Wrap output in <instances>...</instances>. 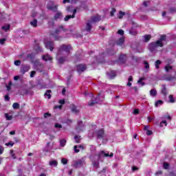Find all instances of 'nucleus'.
Wrapping results in <instances>:
<instances>
[{
  "mask_svg": "<svg viewBox=\"0 0 176 176\" xmlns=\"http://www.w3.org/2000/svg\"><path fill=\"white\" fill-rule=\"evenodd\" d=\"M161 92L164 96H167V88L166 87V85H162Z\"/></svg>",
  "mask_w": 176,
  "mask_h": 176,
  "instance_id": "412c9836",
  "label": "nucleus"
},
{
  "mask_svg": "<svg viewBox=\"0 0 176 176\" xmlns=\"http://www.w3.org/2000/svg\"><path fill=\"white\" fill-rule=\"evenodd\" d=\"M166 41V35H162L157 42H160V45H162V47H163V41Z\"/></svg>",
  "mask_w": 176,
  "mask_h": 176,
  "instance_id": "6ab92c4d",
  "label": "nucleus"
},
{
  "mask_svg": "<svg viewBox=\"0 0 176 176\" xmlns=\"http://www.w3.org/2000/svg\"><path fill=\"white\" fill-rule=\"evenodd\" d=\"M78 146H74V152L76 153H79V149H78Z\"/></svg>",
  "mask_w": 176,
  "mask_h": 176,
  "instance_id": "5fc2aeb1",
  "label": "nucleus"
},
{
  "mask_svg": "<svg viewBox=\"0 0 176 176\" xmlns=\"http://www.w3.org/2000/svg\"><path fill=\"white\" fill-rule=\"evenodd\" d=\"M12 107L14 109H19V108H20V104L17 102L13 103Z\"/></svg>",
  "mask_w": 176,
  "mask_h": 176,
  "instance_id": "4c0bfd02",
  "label": "nucleus"
},
{
  "mask_svg": "<svg viewBox=\"0 0 176 176\" xmlns=\"http://www.w3.org/2000/svg\"><path fill=\"white\" fill-rule=\"evenodd\" d=\"M63 17V12L60 11H56V14L54 15V20H60Z\"/></svg>",
  "mask_w": 176,
  "mask_h": 176,
  "instance_id": "2eb2a0df",
  "label": "nucleus"
},
{
  "mask_svg": "<svg viewBox=\"0 0 176 176\" xmlns=\"http://www.w3.org/2000/svg\"><path fill=\"white\" fill-rule=\"evenodd\" d=\"M124 43V37L120 38L116 42V45H118V46H123Z\"/></svg>",
  "mask_w": 176,
  "mask_h": 176,
  "instance_id": "f3484780",
  "label": "nucleus"
},
{
  "mask_svg": "<svg viewBox=\"0 0 176 176\" xmlns=\"http://www.w3.org/2000/svg\"><path fill=\"white\" fill-rule=\"evenodd\" d=\"M62 108H63V105H61V104L54 107L55 109H61Z\"/></svg>",
  "mask_w": 176,
  "mask_h": 176,
  "instance_id": "680f3d73",
  "label": "nucleus"
},
{
  "mask_svg": "<svg viewBox=\"0 0 176 176\" xmlns=\"http://www.w3.org/2000/svg\"><path fill=\"white\" fill-rule=\"evenodd\" d=\"M160 105H163V101H162V100H157V102H155V106L156 107H159V106H160Z\"/></svg>",
  "mask_w": 176,
  "mask_h": 176,
  "instance_id": "f704fd0d",
  "label": "nucleus"
},
{
  "mask_svg": "<svg viewBox=\"0 0 176 176\" xmlns=\"http://www.w3.org/2000/svg\"><path fill=\"white\" fill-rule=\"evenodd\" d=\"M44 43L46 49H49L51 52H52L53 49H54V42L45 41Z\"/></svg>",
  "mask_w": 176,
  "mask_h": 176,
  "instance_id": "423d86ee",
  "label": "nucleus"
},
{
  "mask_svg": "<svg viewBox=\"0 0 176 176\" xmlns=\"http://www.w3.org/2000/svg\"><path fill=\"white\" fill-rule=\"evenodd\" d=\"M14 65L19 66L21 65V60H17L14 62Z\"/></svg>",
  "mask_w": 176,
  "mask_h": 176,
  "instance_id": "37998d69",
  "label": "nucleus"
},
{
  "mask_svg": "<svg viewBox=\"0 0 176 176\" xmlns=\"http://www.w3.org/2000/svg\"><path fill=\"white\" fill-rule=\"evenodd\" d=\"M50 93H52V91L47 90V92L45 94V97H47L48 99H50L52 98V95H50Z\"/></svg>",
  "mask_w": 176,
  "mask_h": 176,
  "instance_id": "e433bc0d",
  "label": "nucleus"
},
{
  "mask_svg": "<svg viewBox=\"0 0 176 176\" xmlns=\"http://www.w3.org/2000/svg\"><path fill=\"white\" fill-rule=\"evenodd\" d=\"M126 60H127V56L126 54H121L118 58V61L121 64H124V63H126Z\"/></svg>",
  "mask_w": 176,
  "mask_h": 176,
  "instance_id": "9b49d317",
  "label": "nucleus"
},
{
  "mask_svg": "<svg viewBox=\"0 0 176 176\" xmlns=\"http://www.w3.org/2000/svg\"><path fill=\"white\" fill-rule=\"evenodd\" d=\"M6 42V38L0 39V44L3 45Z\"/></svg>",
  "mask_w": 176,
  "mask_h": 176,
  "instance_id": "bf43d9fd",
  "label": "nucleus"
},
{
  "mask_svg": "<svg viewBox=\"0 0 176 176\" xmlns=\"http://www.w3.org/2000/svg\"><path fill=\"white\" fill-rule=\"evenodd\" d=\"M108 75L110 79H113L116 76V72L115 71H111L110 73H108Z\"/></svg>",
  "mask_w": 176,
  "mask_h": 176,
  "instance_id": "4be33fe9",
  "label": "nucleus"
},
{
  "mask_svg": "<svg viewBox=\"0 0 176 176\" xmlns=\"http://www.w3.org/2000/svg\"><path fill=\"white\" fill-rule=\"evenodd\" d=\"M61 32H65V29H64V26L63 25L58 28L54 33H52L51 35L54 36L56 41H58V36H57V34H61Z\"/></svg>",
  "mask_w": 176,
  "mask_h": 176,
  "instance_id": "f03ea898",
  "label": "nucleus"
},
{
  "mask_svg": "<svg viewBox=\"0 0 176 176\" xmlns=\"http://www.w3.org/2000/svg\"><path fill=\"white\" fill-rule=\"evenodd\" d=\"M5 118L6 120H12L13 119V116L12 115H10L9 113H6Z\"/></svg>",
  "mask_w": 176,
  "mask_h": 176,
  "instance_id": "c756f323",
  "label": "nucleus"
},
{
  "mask_svg": "<svg viewBox=\"0 0 176 176\" xmlns=\"http://www.w3.org/2000/svg\"><path fill=\"white\" fill-rule=\"evenodd\" d=\"M36 75V72L35 71H32L30 73V78H34Z\"/></svg>",
  "mask_w": 176,
  "mask_h": 176,
  "instance_id": "a18cd8bd",
  "label": "nucleus"
},
{
  "mask_svg": "<svg viewBox=\"0 0 176 176\" xmlns=\"http://www.w3.org/2000/svg\"><path fill=\"white\" fill-rule=\"evenodd\" d=\"M2 30H5L6 32L9 31V30H10V25H7L6 26H3Z\"/></svg>",
  "mask_w": 176,
  "mask_h": 176,
  "instance_id": "79ce46f5",
  "label": "nucleus"
},
{
  "mask_svg": "<svg viewBox=\"0 0 176 176\" xmlns=\"http://www.w3.org/2000/svg\"><path fill=\"white\" fill-rule=\"evenodd\" d=\"M169 165L167 162H164V168H165V170L168 169Z\"/></svg>",
  "mask_w": 176,
  "mask_h": 176,
  "instance_id": "8fccbe9b",
  "label": "nucleus"
},
{
  "mask_svg": "<svg viewBox=\"0 0 176 176\" xmlns=\"http://www.w3.org/2000/svg\"><path fill=\"white\" fill-rule=\"evenodd\" d=\"M75 14H76V9H74L73 10V14L72 15H67L65 17V21H68L69 19H74L75 18Z\"/></svg>",
  "mask_w": 176,
  "mask_h": 176,
  "instance_id": "4468645a",
  "label": "nucleus"
},
{
  "mask_svg": "<svg viewBox=\"0 0 176 176\" xmlns=\"http://www.w3.org/2000/svg\"><path fill=\"white\" fill-rule=\"evenodd\" d=\"M61 163L63 164H67V163H68V160L65 159V158H62L61 160Z\"/></svg>",
  "mask_w": 176,
  "mask_h": 176,
  "instance_id": "c03bdc74",
  "label": "nucleus"
},
{
  "mask_svg": "<svg viewBox=\"0 0 176 176\" xmlns=\"http://www.w3.org/2000/svg\"><path fill=\"white\" fill-rule=\"evenodd\" d=\"M115 12H116V10L115 8H112V10L110 12V16H111V17L113 16Z\"/></svg>",
  "mask_w": 176,
  "mask_h": 176,
  "instance_id": "3c124183",
  "label": "nucleus"
},
{
  "mask_svg": "<svg viewBox=\"0 0 176 176\" xmlns=\"http://www.w3.org/2000/svg\"><path fill=\"white\" fill-rule=\"evenodd\" d=\"M150 96H151V97H156V96H157V91H156V89H151L150 91Z\"/></svg>",
  "mask_w": 176,
  "mask_h": 176,
  "instance_id": "393cba45",
  "label": "nucleus"
},
{
  "mask_svg": "<svg viewBox=\"0 0 176 176\" xmlns=\"http://www.w3.org/2000/svg\"><path fill=\"white\" fill-rule=\"evenodd\" d=\"M144 68H146V69H148L149 68V64L148 63V62L144 61Z\"/></svg>",
  "mask_w": 176,
  "mask_h": 176,
  "instance_id": "49530a36",
  "label": "nucleus"
},
{
  "mask_svg": "<svg viewBox=\"0 0 176 176\" xmlns=\"http://www.w3.org/2000/svg\"><path fill=\"white\" fill-rule=\"evenodd\" d=\"M174 74H175V76H169L166 78L167 80H174L176 79V77H175V74H176V72L175 70H173Z\"/></svg>",
  "mask_w": 176,
  "mask_h": 176,
  "instance_id": "2f4dec72",
  "label": "nucleus"
},
{
  "mask_svg": "<svg viewBox=\"0 0 176 176\" xmlns=\"http://www.w3.org/2000/svg\"><path fill=\"white\" fill-rule=\"evenodd\" d=\"M57 8H58V5L56 4L54 1H50L47 5V9H48V10H52V12H57Z\"/></svg>",
  "mask_w": 176,
  "mask_h": 176,
  "instance_id": "7ed1b4c3",
  "label": "nucleus"
},
{
  "mask_svg": "<svg viewBox=\"0 0 176 176\" xmlns=\"http://www.w3.org/2000/svg\"><path fill=\"white\" fill-rule=\"evenodd\" d=\"M30 25H32V27L36 28L38 26V20L33 19L32 21H30Z\"/></svg>",
  "mask_w": 176,
  "mask_h": 176,
  "instance_id": "b1692460",
  "label": "nucleus"
},
{
  "mask_svg": "<svg viewBox=\"0 0 176 176\" xmlns=\"http://www.w3.org/2000/svg\"><path fill=\"white\" fill-rule=\"evenodd\" d=\"M148 3H149V1H144L143 2L144 6H145L146 8V6H148Z\"/></svg>",
  "mask_w": 176,
  "mask_h": 176,
  "instance_id": "774afa93",
  "label": "nucleus"
},
{
  "mask_svg": "<svg viewBox=\"0 0 176 176\" xmlns=\"http://www.w3.org/2000/svg\"><path fill=\"white\" fill-rule=\"evenodd\" d=\"M168 98H169V102H170L172 104L175 102V99L174 98V96L173 95H170L168 96Z\"/></svg>",
  "mask_w": 176,
  "mask_h": 176,
  "instance_id": "473e14b6",
  "label": "nucleus"
},
{
  "mask_svg": "<svg viewBox=\"0 0 176 176\" xmlns=\"http://www.w3.org/2000/svg\"><path fill=\"white\" fill-rule=\"evenodd\" d=\"M96 135L98 137V138L101 139V138H104V137H105V133H104V129H100L96 131Z\"/></svg>",
  "mask_w": 176,
  "mask_h": 176,
  "instance_id": "6e6552de",
  "label": "nucleus"
},
{
  "mask_svg": "<svg viewBox=\"0 0 176 176\" xmlns=\"http://www.w3.org/2000/svg\"><path fill=\"white\" fill-rule=\"evenodd\" d=\"M100 165V164L98 162H94V167H96V168H98V166Z\"/></svg>",
  "mask_w": 176,
  "mask_h": 176,
  "instance_id": "0e129e2a",
  "label": "nucleus"
},
{
  "mask_svg": "<svg viewBox=\"0 0 176 176\" xmlns=\"http://www.w3.org/2000/svg\"><path fill=\"white\" fill-rule=\"evenodd\" d=\"M67 11L74 12V10L72 9V7H71V6L67 7Z\"/></svg>",
  "mask_w": 176,
  "mask_h": 176,
  "instance_id": "13d9d810",
  "label": "nucleus"
},
{
  "mask_svg": "<svg viewBox=\"0 0 176 176\" xmlns=\"http://www.w3.org/2000/svg\"><path fill=\"white\" fill-rule=\"evenodd\" d=\"M120 15L118 16L119 19H122L123 17V16H124V12L120 11L119 12Z\"/></svg>",
  "mask_w": 176,
  "mask_h": 176,
  "instance_id": "09e8293b",
  "label": "nucleus"
},
{
  "mask_svg": "<svg viewBox=\"0 0 176 176\" xmlns=\"http://www.w3.org/2000/svg\"><path fill=\"white\" fill-rule=\"evenodd\" d=\"M85 127L83 125V122L78 121V126L76 128V130L78 133H80V131H83L85 130Z\"/></svg>",
  "mask_w": 176,
  "mask_h": 176,
  "instance_id": "9d476101",
  "label": "nucleus"
},
{
  "mask_svg": "<svg viewBox=\"0 0 176 176\" xmlns=\"http://www.w3.org/2000/svg\"><path fill=\"white\" fill-rule=\"evenodd\" d=\"M30 68H31L30 65H23L21 68V74H25V72H28V71H30Z\"/></svg>",
  "mask_w": 176,
  "mask_h": 176,
  "instance_id": "1a4fd4ad",
  "label": "nucleus"
},
{
  "mask_svg": "<svg viewBox=\"0 0 176 176\" xmlns=\"http://www.w3.org/2000/svg\"><path fill=\"white\" fill-rule=\"evenodd\" d=\"M50 166H54V167H57V164H58V162L56 161V160L50 161L49 163Z\"/></svg>",
  "mask_w": 176,
  "mask_h": 176,
  "instance_id": "a878e982",
  "label": "nucleus"
},
{
  "mask_svg": "<svg viewBox=\"0 0 176 176\" xmlns=\"http://www.w3.org/2000/svg\"><path fill=\"white\" fill-rule=\"evenodd\" d=\"M163 124H164V126H167V122L166 120H163L162 122H161L160 123L161 127H163Z\"/></svg>",
  "mask_w": 176,
  "mask_h": 176,
  "instance_id": "864d4df0",
  "label": "nucleus"
},
{
  "mask_svg": "<svg viewBox=\"0 0 176 176\" xmlns=\"http://www.w3.org/2000/svg\"><path fill=\"white\" fill-rule=\"evenodd\" d=\"M72 112H74V113H79V110L76 108V107L74 106L72 107Z\"/></svg>",
  "mask_w": 176,
  "mask_h": 176,
  "instance_id": "72a5a7b5",
  "label": "nucleus"
},
{
  "mask_svg": "<svg viewBox=\"0 0 176 176\" xmlns=\"http://www.w3.org/2000/svg\"><path fill=\"white\" fill-rule=\"evenodd\" d=\"M87 67L86 65L80 64L77 65V72L80 74L82 72H84V71H86Z\"/></svg>",
  "mask_w": 176,
  "mask_h": 176,
  "instance_id": "0eeeda50",
  "label": "nucleus"
},
{
  "mask_svg": "<svg viewBox=\"0 0 176 176\" xmlns=\"http://www.w3.org/2000/svg\"><path fill=\"white\" fill-rule=\"evenodd\" d=\"M96 104H98V101L91 100L88 102L89 107H93V105H96Z\"/></svg>",
  "mask_w": 176,
  "mask_h": 176,
  "instance_id": "cd10ccee",
  "label": "nucleus"
},
{
  "mask_svg": "<svg viewBox=\"0 0 176 176\" xmlns=\"http://www.w3.org/2000/svg\"><path fill=\"white\" fill-rule=\"evenodd\" d=\"M3 151H5V148H3L2 146H0V155L3 153Z\"/></svg>",
  "mask_w": 176,
  "mask_h": 176,
  "instance_id": "4d7b16f0",
  "label": "nucleus"
},
{
  "mask_svg": "<svg viewBox=\"0 0 176 176\" xmlns=\"http://www.w3.org/2000/svg\"><path fill=\"white\" fill-rule=\"evenodd\" d=\"M4 98H5L6 101H10V100L9 95H6Z\"/></svg>",
  "mask_w": 176,
  "mask_h": 176,
  "instance_id": "e2e57ef3",
  "label": "nucleus"
},
{
  "mask_svg": "<svg viewBox=\"0 0 176 176\" xmlns=\"http://www.w3.org/2000/svg\"><path fill=\"white\" fill-rule=\"evenodd\" d=\"M12 85H13V83L12 82V81H10L8 82V85H6L8 91H10V90L11 87H12Z\"/></svg>",
  "mask_w": 176,
  "mask_h": 176,
  "instance_id": "a19ab883",
  "label": "nucleus"
},
{
  "mask_svg": "<svg viewBox=\"0 0 176 176\" xmlns=\"http://www.w3.org/2000/svg\"><path fill=\"white\" fill-rule=\"evenodd\" d=\"M138 113H140V110H138V109H135L133 111V114H134V115H138Z\"/></svg>",
  "mask_w": 176,
  "mask_h": 176,
  "instance_id": "052dcab7",
  "label": "nucleus"
},
{
  "mask_svg": "<svg viewBox=\"0 0 176 176\" xmlns=\"http://www.w3.org/2000/svg\"><path fill=\"white\" fill-rule=\"evenodd\" d=\"M10 153L14 160L17 159V157H16V154H14V151L10 150Z\"/></svg>",
  "mask_w": 176,
  "mask_h": 176,
  "instance_id": "58836bf2",
  "label": "nucleus"
},
{
  "mask_svg": "<svg viewBox=\"0 0 176 176\" xmlns=\"http://www.w3.org/2000/svg\"><path fill=\"white\" fill-rule=\"evenodd\" d=\"M71 50H72V47H71V45H62L58 50L57 53V57H60L61 54L68 56L69 53L71 52Z\"/></svg>",
  "mask_w": 176,
  "mask_h": 176,
  "instance_id": "f257e3e1",
  "label": "nucleus"
},
{
  "mask_svg": "<svg viewBox=\"0 0 176 176\" xmlns=\"http://www.w3.org/2000/svg\"><path fill=\"white\" fill-rule=\"evenodd\" d=\"M85 164V160H78L77 161H74L72 164L73 167H75V168H78L79 167H82Z\"/></svg>",
  "mask_w": 176,
  "mask_h": 176,
  "instance_id": "39448f33",
  "label": "nucleus"
},
{
  "mask_svg": "<svg viewBox=\"0 0 176 176\" xmlns=\"http://www.w3.org/2000/svg\"><path fill=\"white\" fill-rule=\"evenodd\" d=\"M160 64H162V60H157V61H155V66L157 69H159L160 68L159 65H160Z\"/></svg>",
  "mask_w": 176,
  "mask_h": 176,
  "instance_id": "7c9ffc66",
  "label": "nucleus"
},
{
  "mask_svg": "<svg viewBox=\"0 0 176 176\" xmlns=\"http://www.w3.org/2000/svg\"><path fill=\"white\" fill-rule=\"evenodd\" d=\"M74 140H75V142H76V144L80 143V136H78V135L74 136Z\"/></svg>",
  "mask_w": 176,
  "mask_h": 176,
  "instance_id": "c9c22d12",
  "label": "nucleus"
},
{
  "mask_svg": "<svg viewBox=\"0 0 176 176\" xmlns=\"http://www.w3.org/2000/svg\"><path fill=\"white\" fill-rule=\"evenodd\" d=\"M55 127L56 129H62L63 128V125H61V124H60L58 123H56V124H55Z\"/></svg>",
  "mask_w": 176,
  "mask_h": 176,
  "instance_id": "603ef678",
  "label": "nucleus"
},
{
  "mask_svg": "<svg viewBox=\"0 0 176 176\" xmlns=\"http://www.w3.org/2000/svg\"><path fill=\"white\" fill-rule=\"evenodd\" d=\"M43 60L45 61H52V56H50L49 54H46L43 56Z\"/></svg>",
  "mask_w": 176,
  "mask_h": 176,
  "instance_id": "5701e85b",
  "label": "nucleus"
},
{
  "mask_svg": "<svg viewBox=\"0 0 176 176\" xmlns=\"http://www.w3.org/2000/svg\"><path fill=\"white\" fill-rule=\"evenodd\" d=\"M101 20V16L100 15H95L91 18L89 20L92 23H98Z\"/></svg>",
  "mask_w": 176,
  "mask_h": 176,
  "instance_id": "ddd939ff",
  "label": "nucleus"
},
{
  "mask_svg": "<svg viewBox=\"0 0 176 176\" xmlns=\"http://www.w3.org/2000/svg\"><path fill=\"white\" fill-rule=\"evenodd\" d=\"M19 79H20V76H15L14 77V80H19Z\"/></svg>",
  "mask_w": 176,
  "mask_h": 176,
  "instance_id": "338daca9",
  "label": "nucleus"
},
{
  "mask_svg": "<svg viewBox=\"0 0 176 176\" xmlns=\"http://www.w3.org/2000/svg\"><path fill=\"white\" fill-rule=\"evenodd\" d=\"M118 34H119V35H124V31H123V30H119Z\"/></svg>",
  "mask_w": 176,
  "mask_h": 176,
  "instance_id": "6e6d98bb",
  "label": "nucleus"
},
{
  "mask_svg": "<svg viewBox=\"0 0 176 176\" xmlns=\"http://www.w3.org/2000/svg\"><path fill=\"white\" fill-rule=\"evenodd\" d=\"M6 145L7 146H13L14 145V142H9L8 143H6Z\"/></svg>",
  "mask_w": 176,
  "mask_h": 176,
  "instance_id": "de8ad7c7",
  "label": "nucleus"
},
{
  "mask_svg": "<svg viewBox=\"0 0 176 176\" xmlns=\"http://www.w3.org/2000/svg\"><path fill=\"white\" fill-rule=\"evenodd\" d=\"M162 47V45L160 41L153 42L149 44L148 49H150L151 52H153L156 49V47Z\"/></svg>",
  "mask_w": 176,
  "mask_h": 176,
  "instance_id": "20e7f679",
  "label": "nucleus"
},
{
  "mask_svg": "<svg viewBox=\"0 0 176 176\" xmlns=\"http://www.w3.org/2000/svg\"><path fill=\"white\" fill-rule=\"evenodd\" d=\"M60 146H65V144H67V140H65V139H62L60 141Z\"/></svg>",
  "mask_w": 176,
  "mask_h": 176,
  "instance_id": "ea45409f",
  "label": "nucleus"
},
{
  "mask_svg": "<svg viewBox=\"0 0 176 176\" xmlns=\"http://www.w3.org/2000/svg\"><path fill=\"white\" fill-rule=\"evenodd\" d=\"M102 156H104V157H112L113 156V153H104V151H100L99 153V157L101 158Z\"/></svg>",
  "mask_w": 176,
  "mask_h": 176,
  "instance_id": "f8f14e48",
  "label": "nucleus"
},
{
  "mask_svg": "<svg viewBox=\"0 0 176 176\" xmlns=\"http://www.w3.org/2000/svg\"><path fill=\"white\" fill-rule=\"evenodd\" d=\"M65 61H67V56H60L58 58V63L59 64H64V63H65Z\"/></svg>",
  "mask_w": 176,
  "mask_h": 176,
  "instance_id": "aec40b11",
  "label": "nucleus"
},
{
  "mask_svg": "<svg viewBox=\"0 0 176 176\" xmlns=\"http://www.w3.org/2000/svg\"><path fill=\"white\" fill-rule=\"evenodd\" d=\"M146 134H147V135H152V131H151V130H147Z\"/></svg>",
  "mask_w": 176,
  "mask_h": 176,
  "instance_id": "69168bd1",
  "label": "nucleus"
},
{
  "mask_svg": "<svg viewBox=\"0 0 176 176\" xmlns=\"http://www.w3.org/2000/svg\"><path fill=\"white\" fill-rule=\"evenodd\" d=\"M50 145V142H48L47 144V146L44 148V152H50V151L52 150V147L49 146Z\"/></svg>",
  "mask_w": 176,
  "mask_h": 176,
  "instance_id": "bb28decb",
  "label": "nucleus"
},
{
  "mask_svg": "<svg viewBox=\"0 0 176 176\" xmlns=\"http://www.w3.org/2000/svg\"><path fill=\"white\" fill-rule=\"evenodd\" d=\"M91 24H93V23L90 20L88 21V22L87 23V25H86L85 30L88 32H90V31H91Z\"/></svg>",
  "mask_w": 176,
  "mask_h": 176,
  "instance_id": "dca6fc26",
  "label": "nucleus"
},
{
  "mask_svg": "<svg viewBox=\"0 0 176 176\" xmlns=\"http://www.w3.org/2000/svg\"><path fill=\"white\" fill-rule=\"evenodd\" d=\"M165 71L166 72H170V71H173V66L170 65H167L165 67Z\"/></svg>",
  "mask_w": 176,
  "mask_h": 176,
  "instance_id": "c85d7f7f",
  "label": "nucleus"
},
{
  "mask_svg": "<svg viewBox=\"0 0 176 176\" xmlns=\"http://www.w3.org/2000/svg\"><path fill=\"white\" fill-rule=\"evenodd\" d=\"M151 38H152L151 34H146L143 36V41L144 42H149V41H151Z\"/></svg>",
  "mask_w": 176,
  "mask_h": 176,
  "instance_id": "a211bd4d",
  "label": "nucleus"
}]
</instances>
